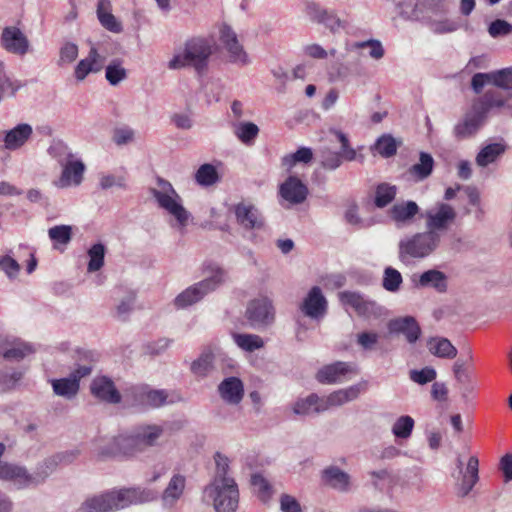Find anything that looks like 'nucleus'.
<instances>
[{
  "instance_id": "nucleus-1",
  "label": "nucleus",
  "mask_w": 512,
  "mask_h": 512,
  "mask_svg": "<svg viewBox=\"0 0 512 512\" xmlns=\"http://www.w3.org/2000/svg\"><path fill=\"white\" fill-rule=\"evenodd\" d=\"M164 433L156 424H141L111 438L99 439L96 443L98 456L134 457L156 446Z\"/></svg>"
},
{
  "instance_id": "nucleus-2",
  "label": "nucleus",
  "mask_w": 512,
  "mask_h": 512,
  "mask_svg": "<svg viewBox=\"0 0 512 512\" xmlns=\"http://www.w3.org/2000/svg\"><path fill=\"white\" fill-rule=\"evenodd\" d=\"M213 39L193 37L184 43L182 51L176 52L168 62V68L178 70L192 67L198 75H203L214 52Z\"/></svg>"
},
{
  "instance_id": "nucleus-3",
  "label": "nucleus",
  "mask_w": 512,
  "mask_h": 512,
  "mask_svg": "<svg viewBox=\"0 0 512 512\" xmlns=\"http://www.w3.org/2000/svg\"><path fill=\"white\" fill-rule=\"evenodd\" d=\"M208 276L200 282L182 291L174 300L176 307L186 308L200 301L207 294L215 291L227 279L226 271L216 264L206 267Z\"/></svg>"
},
{
  "instance_id": "nucleus-4",
  "label": "nucleus",
  "mask_w": 512,
  "mask_h": 512,
  "mask_svg": "<svg viewBox=\"0 0 512 512\" xmlns=\"http://www.w3.org/2000/svg\"><path fill=\"white\" fill-rule=\"evenodd\" d=\"M149 191L159 208L173 216L179 226H186L190 213L183 206L181 196L169 181L158 176L156 177V186L151 187Z\"/></svg>"
},
{
  "instance_id": "nucleus-5",
  "label": "nucleus",
  "mask_w": 512,
  "mask_h": 512,
  "mask_svg": "<svg viewBox=\"0 0 512 512\" xmlns=\"http://www.w3.org/2000/svg\"><path fill=\"white\" fill-rule=\"evenodd\" d=\"M204 493L213 500L216 512H236L239 504V490L234 479L213 478L204 488Z\"/></svg>"
},
{
  "instance_id": "nucleus-6",
  "label": "nucleus",
  "mask_w": 512,
  "mask_h": 512,
  "mask_svg": "<svg viewBox=\"0 0 512 512\" xmlns=\"http://www.w3.org/2000/svg\"><path fill=\"white\" fill-rule=\"evenodd\" d=\"M440 242L433 231L416 233L399 242V259L408 263L410 259L426 258L439 247Z\"/></svg>"
},
{
  "instance_id": "nucleus-7",
  "label": "nucleus",
  "mask_w": 512,
  "mask_h": 512,
  "mask_svg": "<svg viewBox=\"0 0 512 512\" xmlns=\"http://www.w3.org/2000/svg\"><path fill=\"white\" fill-rule=\"evenodd\" d=\"M245 317L254 329L265 328L275 320V310L272 301L267 297L251 300L246 308Z\"/></svg>"
},
{
  "instance_id": "nucleus-8",
  "label": "nucleus",
  "mask_w": 512,
  "mask_h": 512,
  "mask_svg": "<svg viewBox=\"0 0 512 512\" xmlns=\"http://www.w3.org/2000/svg\"><path fill=\"white\" fill-rule=\"evenodd\" d=\"M300 312L307 318L319 322L328 312V301L319 286H313L299 304Z\"/></svg>"
},
{
  "instance_id": "nucleus-9",
  "label": "nucleus",
  "mask_w": 512,
  "mask_h": 512,
  "mask_svg": "<svg viewBox=\"0 0 512 512\" xmlns=\"http://www.w3.org/2000/svg\"><path fill=\"white\" fill-rule=\"evenodd\" d=\"M472 107L485 120L489 115L499 114L505 109H510L508 99L501 92L493 89L487 90L482 96L476 98Z\"/></svg>"
},
{
  "instance_id": "nucleus-10",
  "label": "nucleus",
  "mask_w": 512,
  "mask_h": 512,
  "mask_svg": "<svg viewBox=\"0 0 512 512\" xmlns=\"http://www.w3.org/2000/svg\"><path fill=\"white\" fill-rule=\"evenodd\" d=\"M427 231H433L441 241L443 235L456 218L455 210L448 204H440L425 214Z\"/></svg>"
},
{
  "instance_id": "nucleus-11",
  "label": "nucleus",
  "mask_w": 512,
  "mask_h": 512,
  "mask_svg": "<svg viewBox=\"0 0 512 512\" xmlns=\"http://www.w3.org/2000/svg\"><path fill=\"white\" fill-rule=\"evenodd\" d=\"M457 468L461 474V479L454 486L455 494L458 498H465L479 480V460L476 456H471L468 459L465 471H463V462L458 457Z\"/></svg>"
},
{
  "instance_id": "nucleus-12",
  "label": "nucleus",
  "mask_w": 512,
  "mask_h": 512,
  "mask_svg": "<svg viewBox=\"0 0 512 512\" xmlns=\"http://www.w3.org/2000/svg\"><path fill=\"white\" fill-rule=\"evenodd\" d=\"M220 41L229 55V61L239 66H246L250 63L249 57L243 46L239 43L236 33L228 25L220 29Z\"/></svg>"
},
{
  "instance_id": "nucleus-13",
  "label": "nucleus",
  "mask_w": 512,
  "mask_h": 512,
  "mask_svg": "<svg viewBox=\"0 0 512 512\" xmlns=\"http://www.w3.org/2000/svg\"><path fill=\"white\" fill-rule=\"evenodd\" d=\"M237 223L245 230H260L265 221L260 211L250 203H238L233 206Z\"/></svg>"
},
{
  "instance_id": "nucleus-14",
  "label": "nucleus",
  "mask_w": 512,
  "mask_h": 512,
  "mask_svg": "<svg viewBox=\"0 0 512 512\" xmlns=\"http://www.w3.org/2000/svg\"><path fill=\"white\" fill-rule=\"evenodd\" d=\"M33 128L28 123H19L9 130L0 133V142L3 148L9 151H15L22 148L32 137Z\"/></svg>"
},
{
  "instance_id": "nucleus-15",
  "label": "nucleus",
  "mask_w": 512,
  "mask_h": 512,
  "mask_svg": "<svg viewBox=\"0 0 512 512\" xmlns=\"http://www.w3.org/2000/svg\"><path fill=\"white\" fill-rule=\"evenodd\" d=\"M338 296L344 306L352 308L359 316L370 317L377 314L380 309L375 301L365 298L358 292L343 291Z\"/></svg>"
},
{
  "instance_id": "nucleus-16",
  "label": "nucleus",
  "mask_w": 512,
  "mask_h": 512,
  "mask_svg": "<svg viewBox=\"0 0 512 512\" xmlns=\"http://www.w3.org/2000/svg\"><path fill=\"white\" fill-rule=\"evenodd\" d=\"M1 46L9 53L23 56L29 50V41L24 33L15 26H7L2 30Z\"/></svg>"
},
{
  "instance_id": "nucleus-17",
  "label": "nucleus",
  "mask_w": 512,
  "mask_h": 512,
  "mask_svg": "<svg viewBox=\"0 0 512 512\" xmlns=\"http://www.w3.org/2000/svg\"><path fill=\"white\" fill-rule=\"evenodd\" d=\"M105 58L99 53L97 47L92 45L88 55L81 59L74 68V78L77 82H83L91 73H98L104 66Z\"/></svg>"
},
{
  "instance_id": "nucleus-18",
  "label": "nucleus",
  "mask_w": 512,
  "mask_h": 512,
  "mask_svg": "<svg viewBox=\"0 0 512 512\" xmlns=\"http://www.w3.org/2000/svg\"><path fill=\"white\" fill-rule=\"evenodd\" d=\"M0 480L11 482L17 489L34 485L32 474L25 467L7 462H0Z\"/></svg>"
},
{
  "instance_id": "nucleus-19",
  "label": "nucleus",
  "mask_w": 512,
  "mask_h": 512,
  "mask_svg": "<svg viewBox=\"0 0 512 512\" xmlns=\"http://www.w3.org/2000/svg\"><path fill=\"white\" fill-rule=\"evenodd\" d=\"M448 10V4L445 0H421L415 4L409 18L426 22L433 19V16L446 14Z\"/></svg>"
},
{
  "instance_id": "nucleus-20",
  "label": "nucleus",
  "mask_w": 512,
  "mask_h": 512,
  "mask_svg": "<svg viewBox=\"0 0 512 512\" xmlns=\"http://www.w3.org/2000/svg\"><path fill=\"white\" fill-rule=\"evenodd\" d=\"M91 393L101 401L117 404L121 401V395L116 389L114 382L107 376H99L93 379Z\"/></svg>"
},
{
  "instance_id": "nucleus-21",
  "label": "nucleus",
  "mask_w": 512,
  "mask_h": 512,
  "mask_svg": "<svg viewBox=\"0 0 512 512\" xmlns=\"http://www.w3.org/2000/svg\"><path fill=\"white\" fill-rule=\"evenodd\" d=\"M134 401L137 405L158 408L166 404L168 393L165 390H154L146 386L132 389Z\"/></svg>"
},
{
  "instance_id": "nucleus-22",
  "label": "nucleus",
  "mask_w": 512,
  "mask_h": 512,
  "mask_svg": "<svg viewBox=\"0 0 512 512\" xmlns=\"http://www.w3.org/2000/svg\"><path fill=\"white\" fill-rule=\"evenodd\" d=\"M390 333L403 334L409 343H415L420 335L421 329L412 316L396 318L388 323Z\"/></svg>"
},
{
  "instance_id": "nucleus-23",
  "label": "nucleus",
  "mask_w": 512,
  "mask_h": 512,
  "mask_svg": "<svg viewBox=\"0 0 512 512\" xmlns=\"http://www.w3.org/2000/svg\"><path fill=\"white\" fill-rule=\"evenodd\" d=\"M411 281L417 288L431 287L439 293H443L447 290V277L439 270L431 269L420 275L414 274Z\"/></svg>"
},
{
  "instance_id": "nucleus-24",
  "label": "nucleus",
  "mask_w": 512,
  "mask_h": 512,
  "mask_svg": "<svg viewBox=\"0 0 512 512\" xmlns=\"http://www.w3.org/2000/svg\"><path fill=\"white\" fill-rule=\"evenodd\" d=\"M353 371V366L348 362L337 361L323 366L316 375V379L323 384L341 382L347 373Z\"/></svg>"
},
{
  "instance_id": "nucleus-25",
  "label": "nucleus",
  "mask_w": 512,
  "mask_h": 512,
  "mask_svg": "<svg viewBox=\"0 0 512 512\" xmlns=\"http://www.w3.org/2000/svg\"><path fill=\"white\" fill-rule=\"evenodd\" d=\"M281 197L290 204H300L308 195L307 187L296 177H289L279 189Z\"/></svg>"
},
{
  "instance_id": "nucleus-26",
  "label": "nucleus",
  "mask_w": 512,
  "mask_h": 512,
  "mask_svg": "<svg viewBox=\"0 0 512 512\" xmlns=\"http://www.w3.org/2000/svg\"><path fill=\"white\" fill-rule=\"evenodd\" d=\"M185 488L186 477L180 473L173 474L161 496L163 506L173 507L184 495Z\"/></svg>"
},
{
  "instance_id": "nucleus-27",
  "label": "nucleus",
  "mask_w": 512,
  "mask_h": 512,
  "mask_svg": "<svg viewBox=\"0 0 512 512\" xmlns=\"http://www.w3.org/2000/svg\"><path fill=\"white\" fill-rule=\"evenodd\" d=\"M218 392L225 402L237 405L243 399L244 386L239 378L228 377L219 384Z\"/></svg>"
},
{
  "instance_id": "nucleus-28",
  "label": "nucleus",
  "mask_w": 512,
  "mask_h": 512,
  "mask_svg": "<svg viewBox=\"0 0 512 512\" xmlns=\"http://www.w3.org/2000/svg\"><path fill=\"white\" fill-rule=\"evenodd\" d=\"M85 166L83 162H66L60 178L55 181L59 188L77 186L81 183Z\"/></svg>"
},
{
  "instance_id": "nucleus-29",
  "label": "nucleus",
  "mask_w": 512,
  "mask_h": 512,
  "mask_svg": "<svg viewBox=\"0 0 512 512\" xmlns=\"http://www.w3.org/2000/svg\"><path fill=\"white\" fill-rule=\"evenodd\" d=\"M322 398L312 393L305 398L296 400L292 406L293 413L299 416H308L325 412V406Z\"/></svg>"
},
{
  "instance_id": "nucleus-30",
  "label": "nucleus",
  "mask_w": 512,
  "mask_h": 512,
  "mask_svg": "<svg viewBox=\"0 0 512 512\" xmlns=\"http://www.w3.org/2000/svg\"><path fill=\"white\" fill-rule=\"evenodd\" d=\"M323 481L332 487L341 492H346L350 487V476L345 471L341 470L337 466H329L325 468L322 472Z\"/></svg>"
},
{
  "instance_id": "nucleus-31",
  "label": "nucleus",
  "mask_w": 512,
  "mask_h": 512,
  "mask_svg": "<svg viewBox=\"0 0 512 512\" xmlns=\"http://www.w3.org/2000/svg\"><path fill=\"white\" fill-rule=\"evenodd\" d=\"M419 212V207L414 201H402L395 203L389 210L390 218L396 224H406L410 222Z\"/></svg>"
},
{
  "instance_id": "nucleus-32",
  "label": "nucleus",
  "mask_w": 512,
  "mask_h": 512,
  "mask_svg": "<svg viewBox=\"0 0 512 512\" xmlns=\"http://www.w3.org/2000/svg\"><path fill=\"white\" fill-rule=\"evenodd\" d=\"M113 507L111 504L108 490L87 497L80 505L76 512H112Z\"/></svg>"
},
{
  "instance_id": "nucleus-33",
  "label": "nucleus",
  "mask_w": 512,
  "mask_h": 512,
  "mask_svg": "<svg viewBox=\"0 0 512 512\" xmlns=\"http://www.w3.org/2000/svg\"><path fill=\"white\" fill-rule=\"evenodd\" d=\"M484 121L485 119L476 113L475 109L471 106L470 111L465 115L464 119L455 126V135L459 138L471 136Z\"/></svg>"
},
{
  "instance_id": "nucleus-34",
  "label": "nucleus",
  "mask_w": 512,
  "mask_h": 512,
  "mask_svg": "<svg viewBox=\"0 0 512 512\" xmlns=\"http://www.w3.org/2000/svg\"><path fill=\"white\" fill-rule=\"evenodd\" d=\"M428 350L436 357L453 359L457 356L456 347L444 337H432L427 342Z\"/></svg>"
},
{
  "instance_id": "nucleus-35",
  "label": "nucleus",
  "mask_w": 512,
  "mask_h": 512,
  "mask_svg": "<svg viewBox=\"0 0 512 512\" xmlns=\"http://www.w3.org/2000/svg\"><path fill=\"white\" fill-rule=\"evenodd\" d=\"M401 145L402 140L400 138H395L391 134H383L371 148L382 158H391Z\"/></svg>"
},
{
  "instance_id": "nucleus-36",
  "label": "nucleus",
  "mask_w": 512,
  "mask_h": 512,
  "mask_svg": "<svg viewBox=\"0 0 512 512\" xmlns=\"http://www.w3.org/2000/svg\"><path fill=\"white\" fill-rule=\"evenodd\" d=\"M50 383L54 394L69 400L77 395L80 388L77 380L73 379L70 375L65 378L52 379Z\"/></svg>"
},
{
  "instance_id": "nucleus-37",
  "label": "nucleus",
  "mask_w": 512,
  "mask_h": 512,
  "mask_svg": "<svg viewBox=\"0 0 512 512\" xmlns=\"http://www.w3.org/2000/svg\"><path fill=\"white\" fill-rule=\"evenodd\" d=\"M214 354L211 350H204L191 365L190 370L193 375L199 378L206 377L214 368Z\"/></svg>"
},
{
  "instance_id": "nucleus-38",
  "label": "nucleus",
  "mask_w": 512,
  "mask_h": 512,
  "mask_svg": "<svg viewBox=\"0 0 512 512\" xmlns=\"http://www.w3.org/2000/svg\"><path fill=\"white\" fill-rule=\"evenodd\" d=\"M233 129L238 140L246 145H252L260 131L255 123L247 121L234 124Z\"/></svg>"
},
{
  "instance_id": "nucleus-39",
  "label": "nucleus",
  "mask_w": 512,
  "mask_h": 512,
  "mask_svg": "<svg viewBox=\"0 0 512 512\" xmlns=\"http://www.w3.org/2000/svg\"><path fill=\"white\" fill-rule=\"evenodd\" d=\"M130 505L149 503L157 499V492L142 487L123 488Z\"/></svg>"
},
{
  "instance_id": "nucleus-40",
  "label": "nucleus",
  "mask_w": 512,
  "mask_h": 512,
  "mask_svg": "<svg viewBox=\"0 0 512 512\" xmlns=\"http://www.w3.org/2000/svg\"><path fill=\"white\" fill-rule=\"evenodd\" d=\"M195 180L200 186L208 187L216 184L220 180V175L215 166L204 163L196 171Z\"/></svg>"
},
{
  "instance_id": "nucleus-41",
  "label": "nucleus",
  "mask_w": 512,
  "mask_h": 512,
  "mask_svg": "<svg viewBox=\"0 0 512 512\" xmlns=\"http://www.w3.org/2000/svg\"><path fill=\"white\" fill-rule=\"evenodd\" d=\"M233 340L242 350L253 352L264 347L263 339L255 334H233Z\"/></svg>"
},
{
  "instance_id": "nucleus-42",
  "label": "nucleus",
  "mask_w": 512,
  "mask_h": 512,
  "mask_svg": "<svg viewBox=\"0 0 512 512\" xmlns=\"http://www.w3.org/2000/svg\"><path fill=\"white\" fill-rule=\"evenodd\" d=\"M127 76V70L119 60H113L106 66L105 78L111 86H117L124 81Z\"/></svg>"
},
{
  "instance_id": "nucleus-43",
  "label": "nucleus",
  "mask_w": 512,
  "mask_h": 512,
  "mask_svg": "<svg viewBox=\"0 0 512 512\" xmlns=\"http://www.w3.org/2000/svg\"><path fill=\"white\" fill-rule=\"evenodd\" d=\"M397 188L396 186L389 185L387 183L379 184L375 191V206L378 208H384L390 204L396 197Z\"/></svg>"
},
{
  "instance_id": "nucleus-44",
  "label": "nucleus",
  "mask_w": 512,
  "mask_h": 512,
  "mask_svg": "<svg viewBox=\"0 0 512 512\" xmlns=\"http://www.w3.org/2000/svg\"><path fill=\"white\" fill-rule=\"evenodd\" d=\"M402 282V275L397 269L391 266H388L384 269L382 277V287L386 291L391 293L398 292L400 290Z\"/></svg>"
},
{
  "instance_id": "nucleus-45",
  "label": "nucleus",
  "mask_w": 512,
  "mask_h": 512,
  "mask_svg": "<svg viewBox=\"0 0 512 512\" xmlns=\"http://www.w3.org/2000/svg\"><path fill=\"white\" fill-rule=\"evenodd\" d=\"M47 153L51 158L58 160H79L61 139H53L47 149Z\"/></svg>"
},
{
  "instance_id": "nucleus-46",
  "label": "nucleus",
  "mask_w": 512,
  "mask_h": 512,
  "mask_svg": "<svg viewBox=\"0 0 512 512\" xmlns=\"http://www.w3.org/2000/svg\"><path fill=\"white\" fill-rule=\"evenodd\" d=\"M127 178L125 172L120 173H101L99 176V186L103 190H107L113 187L126 189Z\"/></svg>"
},
{
  "instance_id": "nucleus-47",
  "label": "nucleus",
  "mask_w": 512,
  "mask_h": 512,
  "mask_svg": "<svg viewBox=\"0 0 512 512\" xmlns=\"http://www.w3.org/2000/svg\"><path fill=\"white\" fill-rule=\"evenodd\" d=\"M61 463L56 459V454L47 458L38 468L35 473L32 474L34 485L43 483L45 479L53 473Z\"/></svg>"
},
{
  "instance_id": "nucleus-48",
  "label": "nucleus",
  "mask_w": 512,
  "mask_h": 512,
  "mask_svg": "<svg viewBox=\"0 0 512 512\" xmlns=\"http://www.w3.org/2000/svg\"><path fill=\"white\" fill-rule=\"evenodd\" d=\"M507 149V144L503 139H500L493 143H488L485 145L475 160H494L495 158L501 156Z\"/></svg>"
},
{
  "instance_id": "nucleus-49",
  "label": "nucleus",
  "mask_w": 512,
  "mask_h": 512,
  "mask_svg": "<svg viewBox=\"0 0 512 512\" xmlns=\"http://www.w3.org/2000/svg\"><path fill=\"white\" fill-rule=\"evenodd\" d=\"M414 419L411 416H400L392 426V433L396 438L407 439L414 428Z\"/></svg>"
},
{
  "instance_id": "nucleus-50",
  "label": "nucleus",
  "mask_w": 512,
  "mask_h": 512,
  "mask_svg": "<svg viewBox=\"0 0 512 512\" xmlns=\"http://www.w3.org/2000/svg\"><path fill=\"white\" fill-rule=\"evenodd\" d=\"M79 54L78 45L71 41H66L62 43L59 49V59L57 61V65L62 67L64 65H68L73 63Z\"/></svg>"
},
{
  "instance_id": "nucleus-51",
  "label": "nucleus",
  "mask_w": 512,
  "mask_h": 512,
  "mask_svg": "<svg viewBox=\"0 0 512 512\" xmlns=\"http://www.w3.org/2000/svg\"><path fill=\"white\" fill-rule=\"evenodd\" d=\"M89 262H88V271L96 272L102 268L104 265V256H105V247L101 243L94 244L88 250Z\"/></svg>"
},
{
  "instance_id": "nucleus-52",
  "label": "nucleus",
  "mask_w": 512,
  "mask_h": 512,
  "mask_svg": "<svg viewBox=\"0 0 512 512\" xmlns=\"http://www.w3.org/2000/svg\"><path fill=\"white\" fill-rule=\"evenodd\" d=\"M318 24L324 25L332 33H336L347 26V23L340 19L337 12L332 9H325Z\"/></svg>"
},
{
  "instance_id": "nucleus-53",
  "label": "nucleus",
  "mask_w": 512,
  "mask_h": 512,
  "mask_svg": "<svg viewBox=\"0 0 512 512\" xmlns=\"http://www.w3.org/2000/svg\"><path fill=\"white\" fill-rule=\"evenodd\" d=\"M34 352L35 349L31 344L17 342L3 353V357L8 360L19 361Z\"/></svg>"
},
{
  "instance_id": "nucleus-54",
  "label": "nucleus",
  "mask_w": 512,
  "mask_h": 512,
  "mask_svg": "<svg viewBox=\"0 0 512 512\" xmlns=\"http://www.w3.org/2000/svg\"><path fill=\"white\" fill-rule=\"evenodd\" d=\"M492 85L503 89L512 90V67L492 71Z\"/></svg>"
},
{
  "instance_id": "nucleus-55",
  "label": "nucleus",
  "mask_w": 512,
  "mask_h": 512,
  "mask_svg": "<svg viewBox=\"0 0 512 512\" xmlns=\"http://www.w3.org/2000/svg\"><path fill=\"white\" fill-rule=\"evenodd\" d=\"M48 235L55 244L67 245L72 239V227L69 225H56L48 230Z\"/></svg>"
},
{
  "instance_id": "nucleus-56",
  "label": "nucleus",
  "mask_w": 512,
  "mask_h": 512,
  "mask_svg": "<svg viewBox=\"0 0 512 512\" xmlns=\"http://www.w3.org/2000/svg\"><path fill=\"white\" fill-rule=\"evenodd\" d=\"M436 376V370L430 366H426L421 370L414 369L409 372L410 380L419 385H425L429 382L434 381L436 379Z\"/></svg>"
},
{
  "instance_id": "nucleus-57",
  "label": "nucleus",
  "mask_w": 512,
  "mask_h": 512,
  "mask_svg": "<svg viewBox=\"0 0 512 512\" xmlns=\"http://www.w3.org/2000/svg\"><path fill=\"white\" fill-rule=\"evenodd\" d=\"M430 30L436 34L451 33L458 29L459 24L451 19L434 20L430 19L425 22Z\"/></svg>"
},
{
  "instance_id": "nucleus-58",
  "label": "nucleus",
  "mask_w": 512,
  "mask_h": 512,
  "mask_svg": "<svg viewBox=\"0 0 512 512\" xmlns=\"http://www.w3.org/2000/svg\"><path fill=\"white\" fill-rule=\"evenodd\" d=\"M134 138H135L134 129L127 125H122V126L116 127L113 130L112 140L118 146L126 145V144L132 142L134 140Z\"/></svg>"
},
{
  "instance_id": "nucleus-59",
  "label": "nucleus",
  "mask_w": 512,
  "mask_h": 512,
  "mask_svg": "<svg viewBox=\"0 0 512 512\" xmlns=\"http://www.w3.org/2000/svg\"><path fill=\"white\" fill-rule=\"evenodd\" d=\"M251 483L256 489L259 498L262 501L269 500L271 496V487L268 481L260 474H254L251 478Z\"/></svg>"
},
{
  "instance_id": "nucleus-60",
  "label": "nucleus",
  "mask_w": 512,
  "mask_h": 512,
  "mask_svg": "<svg viewBox=\"0 0 512 512\" xmlns=\"http://www.w3.org/2000/svg\"><path fill=\"white\" fill-rule=\"evenodd\" d=\"M136 295L133 291L126 292L125 296L121 299L116 307L118 318L126 319L128 314L132 311L135 303Z\"/></svg>"
},
{
  "instance_id": "nucleus-61",
  "label": "nucleus",
  "mask_w": 512,
  "mask_h": 512,
  "mask_svg": "<svg viewBox=\"0 0 512 512\" xmlns=\"http://www.w3.org/2000/svg\"><path fill=\"white\" fill-rule=\"evenodd\" d=\"M354 47L358 48V49L369 47L370 48V51H369L370 57H372L373 59H376V60L381 59L385 53L381 42L376 39H369L366 41L356 42L354 44Z\"/></svg>"
},
{
  "instance_id": "nucleus-62",
  "label": "nucleus",
  "mask_w": 512,
  "mask_h": 512,
  "mask_svg": "<svg viewBox=\"0 0 512 512\" xmlns=\"http://www.w3.org/2000/svg\"><path fill=\"white\" fill-rule=\"evenodd\" d=\"M335 135L341 144L339 155L343 160H355L356 151L350 146L348 137L341 131H336Z\"/></svg>"
},
{
  "instance_id": "nucleus-63",
  "label": "nucleus",
  "mask_w": 512,
  "mask_h": 512,
  "mask_svg": "<svg viewBox=\"0 0 512 512\" xmlns=\"http://www.w3.org/2000/svg\"><path fill=\"white\" fill-rule=\"evenodd\" d=\"M488 32L493 38L505 36L512 32V25L505 20L497 19L490 23Z\"/></svg>"
},
{
  "instance_id": "nucleus-64",
  "label": "nucleus",
  "mask_w": 512,
  "mask_h": 512,
  "mask_svg": "<svg viewBox=\"0 0 512 512\" xmlns=\"http://www.w3.org/2000/svg\"><path fill=\"white\" fill-rule=\"evenodd\" d=\"M279 503L282 512H302V507L298 500L289 494H282Z\"/></svg>"
}]
</instances>
